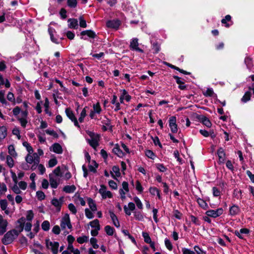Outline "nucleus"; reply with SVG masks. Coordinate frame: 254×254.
<instances>
[{
	"label": "nucleus",
	"instance_id": "59",
	"mask_svg": "<svg viewBox=\"0 0 254 254\" xmlns=\"http://www.w3.org/2000/svg\"><path fill=\"white\" fill-rule=\"evenodd\" d=\"M92 163H93V165H90L89 169L91 172H95L96 171V168L98 167V164L94 161H93Z\"/></svg>",
	"mask_w": 254,
	"mask_h": 254
},
{
	"label": "nucleus",
	"instance_id": "40",
	"mask_svg": "<svg viewBox=\"0 0 254 254\" xmlns=\"http://www.w3.org/2000/svg\"><path fill=\"white\" fill-rule=\"evenodd\" d=\"M32 224L31 222H26V219H25V223L24 224L23 229H24L26 231L29 232L31 230Z\"/></svg>",
	"mask_w": 254,
	"mask_h": 254
},
{
	"label": "nucleus",
	"instance_id": "1",
	"mask_svg": "<svg viewBox=\"0 0 254 254\" xmlns=\"http://www.w3.org/2000/svg\"><path fill=\"white\" fill-rule=\"evenodd\" d=\"M25 218L22 217L19 219L17 222L15 229H12L8 231L2 239V242L5 245L12 243L17 238L20 233L23 230Z\"/></svg>",
	"mask_w": 254,
	"mask_h": 254
},
{
	"label": "nucleus",
	"instance_id": "53",
	"mask_svg": "<svg viewBox=\"0 0 254 254\" xmlns=\"http://www.w3.org/2000/svg\"><path fill=\"white\" fill-rule=\"evenodd\" d=\"M205 96H212L214 95V92L212 88H207V90L203 92Z\"/></svg>",
	"mask_w": 254,
	"mask_h": 254
},
{
	"label": "nucleus",
	"instance_id": "56",
	"mask_svg": "<svg viewBox=\"0 0 254 254\" xmlns=\"http://www.w3.org/2000/svg\"><path fill=\"white\" fill-rule=\"evenodd\" d=\"M36 196L39 200H43L45 198V195L44 193L42 191H38L36 192Z\"/></svg>",
	"mask_w": 254,
	"mask_h": 254
},
{
	"label": "nucleus",
	"instance_id": "8",
	"mask_svg": "<svg viewBox=\"0 0 254 254\" xmlns=\"http://www.w3.org/2000/svg\"><path fill=\"white\" fill-rule=\"evenodd\" d=\"M64 197H61L59 199L54 198L51 200L52 204L54 206L57 211L59 212L61 210L62 205L64 201Z\"/></svg>",
	"mask_w": 254,
	"mask_h": 254
},
{
	"label": "nucleus",
	"instance_id": "32",
	"mask_svg": "<svg viewBox=\"0 0 254 254\" xmlns=\"http://www.w3.org/2000/svg\"><path fill=\"white\" fill-rule=\"evenodd\" d=\"M105 231L106 234L109 236L113 235L114 233V229L109 225L105 226Z\"/></svg>",
	"mask_w": 254,
	"mask_h": 254
},
{
	"label": "nucleus",
	"instance_id": "51",
	"mask_svg": "<svg viewBox=\"0 0 254 254\" xmlns=\"http://www.w3.org/2000/svg\"><path fill=\"white\" fill-rule=\"evenodd\" d=\"M34 217V214L32 210H29L27 212L26 219L28 221L31 222Z\"/></svg>",
	"mask_w": 254,
	"mask_h": 254
},
{
	"label": "nucleus",
	"instance_id": "48",
	"mask_svg": "<svg viewBox=\"0 0 254 254\" xmlns=\"http://www.w3.org/2000/svg\"><path fill=\"white\" fill-rule=\"evenodd\" d=\"M251 93L250 92H247L245 94V95L243 96V97L242 98V101L243 102H246L250 100L251 98Z\"/></svg>",
	"mask_w": 254,
	"mask_h": 254
},
{
	"label": "nucleus",
	"instance_id": "24",
	"mask_svg": "<svg viewBox=\"0 0 254 254\" xmlns=\"http://www.w3.org/2000/svg\"><path fill=\"white\" fill-rule=\"evenodd\" d=\"M8 152L9 154V156H12L13 158H16L17 154L15 150V148L13 145H10L8 147Z\"/></svg>",
	"mask_w": 254,
	"mask_h": 254
},
{
	"label": "nucleus",
	"instance_id": "28",
	"mask_svg": "<svg viewBox=\"0 0 254 254\" xmlns=\"http://www.w3.org/2000/svg\"><path fill=\"white\" fill-rule=\"evenodd\" d=\"M88 203L92 211H95L97 210L96 205L92 199L90 198H88Z\"/></svg>",
	"mask_w": 254,
	"mask_h": 254
},
{
	"label": "nucleus",
	"instance_id": "35",
	"mask_svg": "<svg viewBox=\"0 0 254 254\" xmlns=\"http://www.w3.org/2000/svg\"><path fill=\"white\" fill-rule=\"evenodd\" d=\"M202 123L204 125L208 127H211V123L209 120L205 117H202L201 119Z\"/></svg>",
	"mask_w": 254,
	"mask_h": 254
},
{
	"label": "nucleus",
	"instance_id": "21",
	"mask_svg": "<svg viewBox=\"0 0 254 254\" xmlns=\"http://www.w3.org/2000/svg\"><path fill=\"white\" fill-rule=\"evenodd\" d=\"M229 211L230 215H235L239 213L240 208L238 206L233 205L230 207Z\"/></svg>",
	"mask_w": 254,
	"mask_h": 254
},
{
	"label": "nucleus",
	"instance_id": "12",
	"mask_svg": "<svg viewBox=\"0 0 254 254\" xmlns=\"http://www.w3.org/2000/svg\"><path fill=\"white\" fill-rule=\"evenodd\" d=\"M65 113L66 116L74 123V124L75 126L79 127V126L78 125L77 120L76 118H75L74 115L73 114L72 111L68 109L67 108L65 110Z\"/></svg>",
	"mask_w": 254,
	"mask_h": 254
},
{
	"label": "nucleus",
	"instance_id": "64",
	"mask_svg": "<svg viewBox=\"0 0 254 254\" xmlns=\"http://www.w3.org/2000/svg\"><path fill=\"white\" fill-rule=\"evenodd\" d=\"M12 190L16 194H19L21 193V190H20V188L17 185H14L12 187Z\"/></svg>",
	"mask_w": 254,
	"mask_h": 254
},
{
	"label": "nucleus",
	"instance_id": "6",
	"mask_svg": "<svg viewBox=\"0 0 254 254\" xmlns=\"http://www.w3.org/2000/svg\"><path fill=\"white\" fill-rule=\"evenodd\" d=\"M61 227L63 229H65L66 227L68 229L71 228L72 226L70 223L69 216L68 214H65L61 220Z\"/></svg>",
	"mask_w": 254,
	"mask_h": 254
},
{
	"label": "nucleus",
	"instance_id": "9",
	"mask_svg": "<svg viewBox=\"0 0 254 254\" xmlns=\"http://www.w3.org/2000/svg\"><path fill=\"white\" fill-rule=\"evenodd\" d=\"M223 212V209L222 208H219L216 210H209L206 212L207 216L216 218L221 215Z\"/></svg>",
	"mask_w": 254,
	"mask_h": 254
},
{
	"label": "nucleus",
	"instance_id": "14",
	"mask_svg": "<svg viewBox=\"0 0 254 254\" xmlns=\"http://www.w3.org/2000/svg\"><path fill=\"white\" fill-rule=\"evenodd\" d=\"M135 208V204L133 202H129L128 205H125L124 207V211L127 215H131V211H133Z\"/></svg>",
	"mask_w": 254,
	"mask_h": 254
},
{
	"label": "nucleus",
	"instance_id": "39",
	"mask_svg": "<svg viewBox=\"0 0 254 254\" xmlns=\"http://www.w3.org/2000/svg\"><path fill=\"white\" fill-rule=\"evenodd\" d=\"M217 154L219 159H222V160L223 161L225 157V154L224 153V150L222 148H220L218 149Z\"/></svg>",
	"mask_w": 254,
	"mask_h": 254
},
{
	"label": "nucleus",
	"instance_id": "23",
	"mask_svg": "<svg viewBox=\"0 0 254 254\" xmlns=\"http://www.w3.org/2000/svg\"><path fill=\"white\" fill-rule=\"evenodd\" d=\"M7 135V129L5 127H0V141L3 139Z\"/></svg>",
	"mask_w": 254,
	"mask_h": 254
},
{
	"label": "nucleus",
	"instance_id": "17",
	"mask_svg": "<svg viewBox=\"0 0 254 254\" xmlns=\"http://www.w3.org/2000/svg\"><path fill=\"white\" fill-rule=\"evenodd\" d=\"M109 214L110 215V217H111V218L112 220V222L113 223V224L117 228L120 227V225L119 221L117 217L115 214V213L113 212H112V211H109Z\"/></svg>",
	"mask_w": 254,
	"mask_h": 254
},
{
	"label": "nucleus",
	"instance_id": "30",
	"mask_svg": "<svg viewBox=\"0 0 254 254\" xmlns=\"http://www.w3.org/2000/svg\"><path fill=\"white\" fill-rule=\"evenodd\" d=\"M149 191L151 194L153 195H157L159 199H161V196L160 195L159 190L156 188H150L149 189Z\"/></svg>",
	"mask_w": 254,
	"mask_h": 254
},
{
	"label": "nucleus",
	"instance_id": "18",
	"mask_svg": "<svg viewBox=\"0 0 254 254\" xmlns=\"http://www.w3.org/2000/svg\"><path fill=\"white\" fill-rule=\"evenodd\" d=\"M68 27L70 28L77 29L78 27V21L74 18H69L68 19Z\"/></svg>",
	"mask_w": 254,
	"mask_h": 254
},
{
	"label": "nucleus",
	"instance_id": "36",
	"mask_svg": "<svg viewBox=\"0 0 254 254\" xmlns=\"http://www.w3.org/2000/svg\"><path fill=\"white\" fill-rule=\"evenodd\" d=\"M22 144L26 148L28 153H32L33 152V149L29 143L26 141H24Z\"/></svg>",
	"mask_w": 254,
	"mask_h": 254
},
{
	"label": "nucleus",
	"instance_id": "42",
	"mask_svg": "<svg viewBox=\"0 0 254 254\" xmlns=\"http://www.w3.org/2000/svg\"><path fill=\"white\" fill-rule=\"evenodd\" d=\"M42 229L44 231H48L50 229V223L48 221H44L41 225Z\"/></svg>",
	"mask_w": 254,
	"mask_h": 254
},
{
	"label": "nucleus",
	"instance_id": "10",
	"mask_svg": "<svg viewBox=\"0 0 254 254\" xmlns=\"http://www.w3.org/2000/svg\"><path fill=\"white\" fill-rule=\"evenodd\" d=\"M169 127L173 133H176L178 131L177 125L176 124V118L175 116H172L169 119Z\"/></svg>",
	"mask_w": 254,
	"mask_h": 254
},
{
	"label": "nucleus",
	"instance_id": "60",
	"mask_svg": "<svg viewBox=\"0 0 254 254\" xmlns=\"http://www.w3.org/2000/svg\"><path fill=\"white\" fill-rule=\"evenodd\" d=\"M19 187L22 190H25L27 188V184L24 181H20L18 184Z\"/></svg>",
	"mask_w": 254,
	"mask_h": 254
},
{
	"label": "nucleus",
	"instance_id": "22",
	"mask_svg": "<svg viewBox=\"0 0 254 254\" xmlns=\"http://www.w3.org/2000/svg\"><path fill=\"white\" fill-rule=\"evenodd\" d=\"M76 190V187L74 185L66 186L63 188V191L66 193L73 192Z\"/></svg>",
	"mask_w": 254,
	"mask_h": 254
},
{
	"label": "nucleus",
	"instance_id": "50",
	"mask_svg": "<svg viewBox=\"0 0 254 254\" xmlns=\"http://www.w3.org/2000/svg\"><path fill=\"white\" fill-rule=\"evenodd\" d=\"M68 208L69 211L73 214H75L77 212V210L74 206V205L72 203H70L68 205Z\"/></svg>",
	"mask_w": 254,
	"mask_h": 254
},
{
	"label": "nucleus",
	"instance_id": "34",
	"mask_svg": "<svg viewBox=\"0 0 254 254\" xmlns=\"http://www.w3.org/2000/svg\"><path fill=\"white\" fill-rule=\"evenodd\" d=\"M49 175H54L60 178L62 176V173L61 171L60 167H57L53 172L52 173L50 174Z\"/></svg>",
	"mask_w": 254,
	"mask_h": 254
},
{
	"label": "nucleus",
	"instance_id": "44",
	"mask_svg": "<svg viewBox=\"0 0 254 254\" xmlns=\"http://www.w3.org/2000/svg\"><path fill=\"white\" fill-rule=\"evenodd\" d=\"M142 236L144 238V241L148 244L151 243L152 242V241L151 240V238L150 236H149L148 234L146 232H143L142 233Z\"/></svg>",
	"mask_w": 254,
	"mask_h": 254
},
{
	"label": "nucleus",
	"instance_id": "38",
	"mask_svg": "<svg viewBox=\"0 0 254 254\" xmlns=\"http://www.w3.org/2000/svg\"><path fill=\"white\" fill-rule=\"evenodd\" d=\"M93 111H94L96 114H100L101 112V108L99 103H97L96 104H94L93 106Z\"/></svg>",
	"mask_w": 254,
	"mask_h": 254
},
{
	"label": "nucleus",
	"instance_id": "55",
	"mask_svg": "<svg viewBox=\"0 0 254 254\" xmlns=\"http://www.w3.org/2000/svg\"><path fill=\"white\" fill-rule=\"evenodd\" d=\"M67 3L68 6L70 7H75L77 5L76 0H67Z\"/></svg>",
	"mask_w": 254,
	"mask_h": 254
},
{
	"label": "nucleus",
	"instance_id": "41",
	"mask_svg": "<svg viewBox=\"0 0 254 254\" xmlns=\"http://www.w3.org/2000/svg\"><path fill=\"white\" fill-rule=\"evenodd\" d=\"M134 216L136 220L139 221H142L144 218L143 215L139 211H135Z\"/></svg>",
	"mask_w": 254,
	"mask_h": 254
},
{
	"label": "nucleus",
	"instance_id": "7",
	"mask_svg": "<svg viewBox=\"0 0 254 254\" xmlns=\"http://www.w3.org/2000/svg\"><path fill=\"white\" fill-rule=\"evenodd\" d=\"M99 192L101 194L102 198L104 199H106V198H112L113 196L111 192L109 190H107L106 187L104 185H101L100 186Z\"/></svg>",
	"mask_w": 254,
	"mask_h": 254
},
{
	"label": "nucleus",
	"instance_id": "62",
	"mask_svg": "<svg viewBox=\"0 0 254 254\" xmlns=\"http://www.w3.org/2000/svg\"><path fill=\"white\" fill-rule=\"evenodd\" d=\"M49 186V183L47 180L44 179L42 181V187L44 189H47Z\"/></svg>",
	"mask_w": 254,
	"mask_h": 254
},
{
	"label": "nucleus",
	"instance_id": "27",
	"mask_svg": "<svg viewBox=\"0 0 254 254\" xmlns=\"http://www.w3.org/2000/svg\"><path fill=\"white\" fill-rule=\"evenodd\" d=\"M90 224L91 227L94 228V229L100 230V229L99 221L98 219H95L90 222Z\"/></svg>",
	"mask_w": 254,
	"mask_h": 254
},
{
	"label": "nucleus",
	"instance_id": "3",
	"mask_svg": "<svg viewBox=\"0 0 254 254\" xmlns=\"http://www.w3.org/2000/svg\"><path fill=\"white\" fill-rule=\"evenodd\" d=\"M46 247L51 250L53 254H57L58 252V248L59 244L56 242H52L49 239L46 240Z\"/></svg>",
	"mask_w": 254,
	"mask_h": 254
},
{
	"label": "nucleus",
	"instance_id": "52",
	"mask_svg": "<svg viewBox=\"0 0 254 254\" xmlns=\"http://www.w3.org/2000/svg\"><path fill=\"white\" fill-rule=\"evenodd\" d=\"M245 62L248 68H251L253 65L252 59L249 57H247L245 59Z\"/></svg>",
	"mask_w": 254,
	"mask_h": 254
},
{
	"label": "nucleus",
	"instance_id": "61",
	"mask_svg": "<svg viewBox=\"0 0 254 254\" xmlns=\"http://www.w3.org/2000/svg\"><path fill=\"white\" fill-rule=\"evenodd\" d=\"M197 201L199 206L201 207L205 208L207 207V203L202 199L198 198Z\"/></svg>",
	"mask_w": 254,
	"mask_h": 254
},
{
	"label": "nucleus",
	"instance_id": "13",
	"mask_svg": "<svg viewBox=\"0 0 254 254\" xmlns=\"http://www.w3.org/2000/svg\"><path fill=\"white\" fill-rule=\"evenodd\" d=\"M130 48L135 51L143 53V50L138 47V39L137 38L133 39L130 42Z\"/></svg>",
	"mask_w": 254,
	"mask_h": 254
},
{
	"label": "nucleus",
	"instance_id": "45",
	"mask_svg": "<svg viewBox=\"0 0 254 254\" xmlns=\"http://www.w3.org/2000/svg\"><path fill=\"white\" fill-rule=\"evenodd\" d=\"M4 91H0V102L3 104H6L7 103L4 98Z\"/></svg>",
	"mask_w": 254,
	"mask_h": 254
},
{
	"label": "nucleus",
	"instance_id": "29",
	"mask_svg": "<svg viewBox=\"0 0 254 254\" xmlns=\"http://www.w3.org/2000/svg\"><path fill=\"white\" fill-rule=\"evenodd\" d=\"M113 152L118 156H122L123 155L122 151L120 149L118 144H116L115 146L113 149Z\"/></svg>",
	"mask_w": 254,
	"mask_h": 254
},
{
	"label": "nucleus",
	"instance_id": "25",
	"mask_svg": "<svg viewBox=\"0 0 254 254\" xmlns=\"http://www.w3.org/2000/svg\"><path fill=\"white\" fill-rule=\"evenodd\" d=\"M174 78L176 79V82L179 84V88L181 90H185L186 88V85L181 80L180 78L177 76H174Z\"/></svg>",
	"mask_w": 254,
	"mask_h": 254
},
{
	"label": "nucleus",
	"instance_id": "26",
	"mask_svg": "<svg viewBox=\"0 0 254 254\" xmlns=\"http://www.w3.org/2000/svg\"><path fill=\"white\" fill-rule=\"evenodd\" d=\"M74 201L76 203H80L82 206H84L86 204L85 201L82 197L79 196V195L75 194Z\"/></svg>",
	"mask_w": 254,
	"mask_h": 254
},
{
	"label": "nucleus",
	"instance_id": "43",
	"mask_svg": "<svg viewBox=\"0 0 254 254\" xmlns=\"http://www.w3.org/2000/svg\"><path fill=\"white\" fill-rule=\"evenodd\" d=\"M7 99H8V100L11 102L13 105L15 104L14 96L12 93L10 92L8 93L7 95Z\"/></svg>",
	"mask_w": 254,
	"mask_h": 254
},
{
	"label": "nucleus",
	"instance_id": "31",
	"mask_svg": "<svg viewBox=\"0 0 254 254\" xmlns=\"http://www.w3.org/2000/svg\"><path fill=\"white\" fill-rule=\"evenodd\" d=\"M12 156H7L6 157V164L9 168H12L14 166V161Z\"/></svg>",
	"mask_w": 254,
	"mask_h": 254
},
{
	"label": "nucleus",
	"instance_id": "33",
	"mask_svg": "<svg viewBox=\"0 0 254 254\" xmlns=\"http://www.w3.org/2000/svg\"><path fill=\"white\" fill-rule=\"evenodd\" d=\"M88 109V107H84L81 112L80 116L79 118V121L80 123H82L83 121L84 118L86 116V109Z\"/></svg>",
	"mask_w": 254,
	"mask_h": 254
},
{
	"label": "nucleus",
	"instance_id": "57",
	"mask_svg": "<svg viewBox=\"0 0 254 254\" xmlns=\"http://www.w3.org/2000/svg\"><path fill=\"white\" fill-rule=\"evenodd\" d=\"M90 243L94 249H98V245L97 244V240L94 238H91L90 240Z\"/></svg>",
	"mask_w": 254,
	"mask_h": 254
},
{
	"label": "nucleus",
	"instance_id": "37",
	"mask_svg": "<svg viewBox=\"0 0 254 254\" xmlns=\"http://www.w3.org/2000/svg\"><path fill=\"white\" fill-rule=\"evenodd\" d=\"M133 200L136 204L137 207L140 209L143 208V204L139 198L136 196L133 198Z\"/></svg>",
	"mask_w": 254,
	"mask_h": 254
},
{
	"label": "nucleus",
	"instance_id": "15",
	"mask_svg": "<svg viewBox=\"0 0 254 254\" xmlns=\"http://www.w3.org/2000/svg\"><path fill=\"white\" fill-rule=\"evenodd\" d=\"M120 24V21L117 20H109L106 23L108 27L112 28H118Z\"/></svg>",
	"mask_w": 254,
	"mask_h": 254
},
{
	"label": "nucleus",
	"instance_id": "46",
	"mask_svg": "<svg viewBox=\"0 0 254 254\" xmlns=\"http://www.w3.org/2000/svg\"><path fill=\"white\" fill-rule=\"evenodd\" d=\"M155 166L157 169L161 172H164L167 170V168L165 167L162 164H156Z\"/></svg>",
	"mask_w": 254,
	"mask_h": 254
},
{
	"label": "nucleus",
	"instance_id": "16",
	"mask_svg": "<svg viewBox=\"0 0 254 254\" xmlns=\"http://www.w3.org/2000/svg\"><path fill=\"white\" fill-rule=\"evenodd\" d=\"M22 114L23 115V117L19 118L18 120L19 121L21 126L23 127H25L27 124V121L26 120L27 112L26 111L23 112Z\"/></svg>",
	"mask_w": 254,
	"mask_h": 254
},
{
	"label": "nucleus",
	"instance_id": "11",
	"mask_svg": "<svg viewBox=\"0 0 254 254\" xmlns=\"http://www.w3.org/2000/svg\"><path fill=\"white\" fill-rule=\"evenodd\" d=\"M7 225V220L0 214V235H2L6 231Z\"/></svg>",
	"mask_w": 254,
	"mask_h": 254
},
{
	"label": "nucleus",
	"instance_id": "47",
	"mask_svg": "<svg viewBox=\"0 0 254 254\" xmlns=\"http://www.w3.org/2000/svg\"><path fill=\"white\" fill-rule=\"evenodd\" d=\"M88 240V237L83 236L79 237L77 239V242L79 244H83V243L87 242Z\"/></svg>",
	"mask_w": 254,
	"mask_h": 254
},
{
	"label": "nucleus",
	"instance_id": "2",
	"mask_svg": "<svg viewBox=\"0 0 254 254\" xmlns=\"http://www.w3.org/2000/svg\"><path fill=\"white\" fill-rule=\"evenodd\" d=\"M88 134L90 137V139L87 140L88 142L94 149H96L99 145L100 136L99 134H95L91 131H88Z\"/></svg>",
	"mask_w": 254,
	"mask_h": 254
},
{
	"label": "nucleus",
	"instance_id": "54",
	"mask_svg": "<svg viewBox=\"0 0 254 254\" xmlns=\"http://www.w3.org/2000/svg\"><path fill=\"white\" fill-rule=\"evenodd\" d=\"M85 216L87 218L89 219H92L94 217V215L91 211H90L89 209L86 208L85 209Z\"/></svg>",
	"mask_w": 254,
	"mask_h": 254
},
{
	"label": "nucleus",
	"instance_id": "49",
	"mask_svg": "<svg viewBox=\"0 0 254 254\" xmlns=\"http://www.w3.org/2000/svg\"><path fill=\"white\" fill-rule=\"evenodd\" d=\"M121 91L122 92V96H123L124 97V99L127 102L129 101L131 99V97L127 93L126 90L123 89Z\"/></svg>",
	"mask_w": 254,
	"mask_h": 254
},
{
	"label": "nucleus",
	"instance_id": "19",
	"mask_svg": "<svg viewBox=\"0 0 254 254\" xmlns=\"http://www.w3.org/2000/svg\"><path fill=\"white\" fill-rule=\"evenodd\" d=\"M52 148L53 151L56 153L61 154L63 152L62 147L59 143H54L52 145Z\"/></svg>",
	"mask_w": 254,
	"mask_h": 254
},
{
	"label": "nucleus",
	"instance_id": "5",
	"mask_svg": "<svg viewBox=\"0 0 254 254\" xmlns=\"http://www.w3.org/2000/svg\"><path fill=\"white\" fill-rule=\"evenodd\" d=\"M49 183L51 187L56 189L60 183V178L54 175H49Z\"/></svg>",
	"mask_w": 254,
	"mask_h": 254
},
{
	"label": "nucleus",
	"instance_id": "58",
	"mask_svg": "<svg viewBox=\"0 0 254 254\" xmlns=\"http://www.w3.org/2000/svg\"><path fill=\"white\" fill-rule=\"evenodd\" d=\"M58 161L56 158H53L49 160L48 165L49 167H53L57 164Z\"/></svg>",
	"mask_w": 254,
	"mask_h": 254
},
{
	"label": "nucleus",
	"instance_id": "4",
	"mask_svg": "<svg viewBox=\"0 0 254 254\" xmlns=\"http://www.w3.org/2000/svg\"><path fill=\"white\" fill-rule=\"evenodd\" d=\"M25 161L28 164L33 163H39L40 162V157L36 153H28L25 157Z\"/></svg>",
	"mask_w": 254,
	"mask_h": 254
},
{
	"label": "nucleus",
	"instance_id": "63",
	"mask_svg": "<svg viewBox=\"0 0 254 254\" xmlns=\"http://www.w3.org/2000/svg\"><path fill=\"white\" fill-rule=\"evenodd\" d=\"M79 25L82 28H86L87 27L86 21L81 16L79 17Z\"/></svg>",
	"mask_w": 254,
	"mask_h": 254
},
{
	"label": "nucleus",
	"instance_id": "20",
	"mask_svg": "<svg viewBox=\"0 0 254 254\" xmlns=\"http://www.w3.org/2000/svg\"><path fill=\"white\" fill-rule=\"evenodd\" d=\"M80 34L82 36L87 35V36L91 38H94L96 36L95 33L94 31L90 30L83 31L81 32Z\"/></svg>",
	"mask_w": 254,
	"mask_h": 254
}]
</instances>
